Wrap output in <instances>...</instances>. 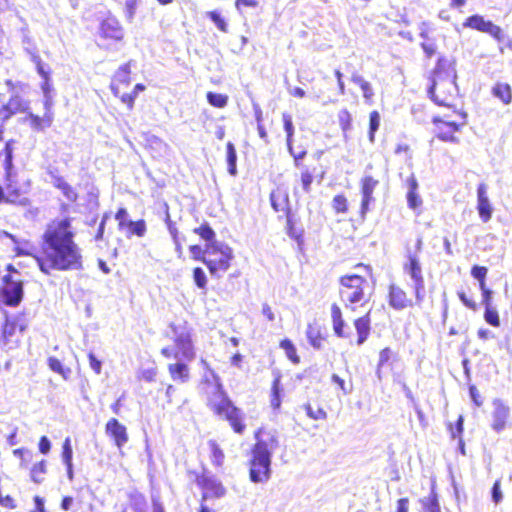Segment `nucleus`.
<instances>
[{"label":"nucleus","mask_w":512,"mask_h":512,"mask_svg":"<svg viewBox=\"0 0 512 512\" xmlns=\"http://www.w3.org/2000/svg\"><path fill=\"white\" fill-rule=\"evenodd\" d=\"M73 219L69 216L50 219L40 236L39 249L30 255L44 275L55 272L80 271L84 267L83 250L76 242Z\"/></svg>","instance_id":"1"},{"label":"nucleus","mask_w":512,"mask_h":512,"mask_svg":"<svg viewBox=\"0 0 512 512\" xmlns=\"http://www.w3.org/2000/svg\"><path fill=\"white\" fill-rule=\"evenodd\" d=\"M354 269L356 272L339 278L340 298L351 311L368 306L372 302L376 288V277L370 264L360 262L354 265Z\"/></svg>","instance_id":"2"},{"label":"nucleus","mask_w":512,"mask_h":512,"mask_svg":"<svg viewBox=\"0 0 512 512\" xmlns=\"http://www.w3.org/2000/svg\"><path fill=\"white\" fill-rule=\"evenodd\" d=\"M254 438L248 462L249 479L253 483H265L271 477V457L279 446V439L275 431L264 427L255 431Z\"/></svg>","instance_id":"3"},{"label":"nucleus","mask_w":512,"mask_h":512,"mask_svg":"<svg viewBox=\"0 0 512 512\" xmlns=\"http://www.w3.org/2000/svg\"><path fill=\"white\" fill-rule=\"evenodd\" d=\"M207 406L214 415L226 420L234 433L242 435L245 432L246 425L242 411L234 405L220 384L208 396Z\"/></svg>","instance_id":"4"},{"label":"nucleus","mask_w":512,"mask_h":512,"mask_svg":"<svg viewBox=\"0 0 512 512\" xmlns=\"http://www.w3.org/2000/svg\"><path fill=\"white\" fill-rule=\"evenodd\" d=\"M192 259L204 263L211 275L227 271L234 258L232 249L223 243H210L202 248L198 244L189 246Z\"/></svg>","instance_id":"5"},{"label":"nucleus","mask_w":512,"mask_h":512,"mask_svg":"<svg viewBox=\"0 0 512 512\" xmlns=\"http://www.w3.org/2000/svg\"><path fill=\"white\" fill-rule=\"evenodd\" d=\"M444 58H439L436 66L429 76L427 93L429 98L439 106L450 109L451 102L456 96L457 87L452 76L444 71Z\"/></svg>","instance_id":"6"},{"label":"nucleus","mask_w":512,"mask_h":512,"mask_svg":"<svg viewBox=\"0 0 512 512\" xmlns=\"http://www.w3.org/2000/svg\"><path fill=\"white\" fill-rule=\"evenodd\" d=\"M307 154L306 148H302L293 156L294 166L300 170V184L305 193L311 192L313 182L320 184L327 173V168L322 162L323 151H317L311 155L305 163L304 157Z\"/></svg>","instance_id":"7"},{"label":"nucleus","mask_w":512,"mask_h":512,"mask_svg":"<svg viewBox=\"0 0 512 512\" xmlns=\"http://www.w3.org/2000/svg\"><path fill=\"white\" fill-rule=\"evenodd\" d=\"M436 128V137L443 142L456 143L457 134L461 133L468 124V115L461 109H451L449 112L436 115L432 118Z\"/></svg>","instance_id":"8"},{"label":"nucleus","mask_w":512,"mask_h":512,"mask_svg":"<svg viewBox=\"0 0 512 512\" xmlns=\"http://www.w3.org/2000/svg\"><path fill=\"white\" fill-rule=\"evenodd\" d=\"M5 271L0 278V303L17 307L24 297V281L21 272L13 264H8Z\"/></svg>","instance_id":"9"},{"label":"nucleus","mask_w":512,"mask_h":512,"mask_svg":"<svg viewBox=\"0 0 512 512\" xmlns=\"http://www.w3.org/2000/svg\"><path fill=\"white\" fill-rule=\"evenodd\" d=\"M27 330L26 322L19 316L5 317L0 330V347L5 352L19 349Z\"/></svg>","instance_id":"10"},{"label":"nucleus","mask_w":512,"mask_h":512,"mask_svg":"<svg viewBox=\"0 0 512 512\" xmlns=\"http://www.w3.org/2000/svg\"><path fill=\"white\" fill-rule=\"evenodd\" d=\"M463 26L490 35L499 45L500 51L512 49V39L505 30L491 20H486L482 15L474 14L467 17Z\"/></svg>","instance_id":"11"},{"label":"nucleus","mask_w":512,"mask_h":512,"mask_svg":"<svg viewBox=\"0 0 512 512\" xmlns=\"http://www.w3.org/2000/svg\"><path fill=\"white\" fill-rule=\"evenodd\" d=\"M175 347H163L161 355L167 359L192 361L195 358V349L190 333H182L174 339Z\"/></svg>","instance_id":"12"},{"label":"nucleus","mask_w":512,"mask_h":512,"mask_svg":"<svg viewBox=\"0 0 512 512\" xmlns=\"http://www.w3.org/2000/svg\"><path fill=\"white\" fill-rule=\"evenodd\" d=\"M195 482L202 490L201 502H205L208 499H218L226 494V489L221 481L205 473L197 474Z\"/></svg>","instance_id":"13"},{"label":"nucleus","mask_w":512,"mask_h":512,"mask_svg":"<svg viewBox=\"0 0 512 512\" xmlns=\"http://www.w3.org/2000/svg\"><path fill=\"white\" fill-rule=\"evenodd\" d=\"M403 270L414 282V293L417 302H422L425 282L419 258L415 254H409L407 262L403 265Z\"/></svg>","instance_id":"14"},{"label":"nucleus","mask_w":512,"mask_h":512,"mask_svg":"<svg viewBox=\"0 0 512 512\" xmlns=\"http://www.w3.org/2000/svg\"><path fill=\"white\" fill-rule=\"evenodd\" d=\"M98 33L101 39L110 42H122L125 37L120 21L111 14L100 21Z\"/></svg>","instance_id":"15"},{"label":"nucleus","mask_w":512,"mask_h":512,"mask_svg":"<svg viewBox=\"0 0 512 512\" xmlns=\"http://www.w3.org/2000/svg\"><path fill=\"white\" fill-rule=\"evenodd\" d=\"M30 103L19 93H12L8 100L0 105V121L5 122L16 114L27 113Z\"/></svg>","instance_id":"16"},{"label":"nucleus","mask_w":512,"mask_h":512,"mask_svg":"<svg viewBox=\"0 0 512 512\" xmlns=\"http://www.w3.org/2000/svg\"><path fill=\"white\" fill-rule=\"evenodd\" d=\"M131 64L132 61H128L118 67L113 75L110 88L114 96L120 99V96L124 93L131 84Z\"/></svg>","instance_id":"17"},{"label":"nucleus","mask_w":512,"mask_h":512,"mask_svg":"<svg viewBox=\"0 0 512 512\" xmlns=\"http://www.w3.org/2000/svg\"><path fill=\"white\" fill-rule=\"evenodd\" d=\"M387 301L390 307L395 310H403L413 306V300L407 291L396 283L388 286Z\"/></svg>","instance_id":"18"},{"label":"nucleus","mask_w":512,"mask_h":512,"mask_svg":"<svg viewBox=\"0 0 512 512\" xmlns=\"http://www.w3.org/2000/svg\"><path fill=\"white\" fill-rule=\"evenodd\" d=\"M491 427L496 432H501L510 425V408L502 400L493 401V411L491 414Z\"/></svg>","instance_id":"19"},{"label":"nucleus","mask_w":512,"mask_h":512,"mask_svg":"<svg viewBox=\"0 0 512 512\" xmlns=\"http://www.w3.org/2000/svg\"><path fill=\"white\" fill-rule=\"evenodd\" d=\"M476 209L483 223H487L491 220L494 209L488 196V186L484 182L479 183L477 186Z\"/></svg>","instance_id":"20"},{"label":"nucleus","mask_w":512,"mask_h":512,"mask_svg":"<svg viewBox=\"0 0 512 512\" xmlns=\"http://www.w3.org/2000/svg\"><path fill=\"white\" fill-rule=\"evenodd\" d=\"M25 120L33 129L34 131H43L47 128H49L54 119V114L51 110L50 104L48 101L45 102V111L43 115H36L28 110L27 113H25Z\"/></svg>","instance_id":"21"},{"label":"nucleus","mask_w":512,"mask_h":512,"mask_svg":"<svg viewBox=\"0 0 512 512\" xmlns=\"http://www.w3.org/2000/svg\"><path fill=\"white\" fill-rule=\"evenodd\" d=\"M105 432L118 448H122L128 442L127 428L116 418H111L107 421Z\"/></svg>","instance_id":"22"},{"label":"nucleus","mask_w":512,"mask_h":512,"mask_svg":"<svg viewBox=\"0 0 512 512\" xmlns=\"http://www.w3.org/2000/svg\"><path fill=\"white\" fill-rule=\"evenodd\" d=\"M331 320L333 331L337 337L349 338L351 329L345 322L341 308L337 304L331 305Z\"/></svg>","instance_id":"23"},{"label":"nucleus","mask_w":512,"mask_h":512,"mask_svg":"<svg viewBox=\"0 0 512 512\" xmlns=\"http://www.w3.org/2000/svg\"><path fill=\"white\" fill-rule=\"evenodd\" d=\"M270 201L276 212H282L286 216L291 214L289 196L282 188L277 187L271 192Z\"/></svg>","instance_id":"24"},{"label":"nucleus","mask_w":512,"mask_h":512,"mask_svg":"<svg viewBox=\"0 0 512 512\" xmlns=\"http://www.w3.org/2000/svg\"><path fill=\"white\" fill-rule=\"evenodd\" d=\"M407 186V204L408 207L417 213H420V207L422 206V199L418 194V182L414 174H411L406 180Z\"/></svg>","instance_id":"25"},{"label":"nucleus","mask_w":512,"mask_h":512,"mask_svg":"<svg viewBox=\"0 0 512 512\" xmlns=\"http://www.w3.org/2000/svg\"><path fill=\"white\" fill-rule=\"evenodd\" d=\"M354 328L357 332L356 343L363 344L369 337L371 332V315L370 310L364 315L357 317L353 321Z\"/></svg>","instance_id":"26"},{"label":"nucleus","mask_w":512,"mask_h":512,"mask_svg":"<svg viewBox=\"0 0 512 512\" xmlns=\"http://www.w3.org/2000/svg\"><path fill=\"white\" fill-rule=\"evenodd\" d=\"M52 184L68 201L74 203L78 200V192L63 176L53 175Z\"/></svg>","instance_id":"27"},{"label":"nucleus","mask_w":512,"mask_h":512,"mask_svg":"<svg viewBox=\"0 0 512 512\" xmlns=\"http://www.w3.org/2000/svg\"><path fill=\"white\" fill-rule=\"evenodd\" d=\"M491 94L503 105H510L512 103V86L507 82L497 81L491 87Z\"/></svg>","instance_id":"28"},{"label":"nucleus","mask_w":512,"mask_h":512,"mask_svg":"<svg viewBox=\"0 0 512 512\" xmlns=\"http://www.w3.org/2000/svg\"><path fill=\"white\" fill-rule=\"evenodd\" d=\"M168 372L173 381L188 382L190 379V368L184 362H176L168 365Z\"/></svg>","instance_id":"29"},{"label":"nucleus","mask_w":512,"mask_h":512,"mask_svg":"<svg viewBox=\"0 0 512 512\" xmlns=\"http://www.w3.org/2000/svg\"><path fill=\"white\" fill-rule=\"evenodd\" d=\"M128 501L133 512H150V505L144 494L134 491L128 495Z\"/></svg>","instance_id":"30"},{"label":"nucleus","mask_w":512,"mask_h":512,"mask_svg":"<svg viewBox=\"0 0 512 512\" xmlns=\"http://www.w3.org/2000/svg\"><path fill=\"white\" fill-rule=\"evenodd\" d=\"M31 60L35 64L37 73L43 78L42 89L44 92L49 91V76L50 70L46 68L45 63L42 61L40 55L36 52L30 53Z\"/></svg>","instance_id":"31"},{"label":"nucleus","mask_w":512,"mask_h":512,"mask_svg":"<svg viewBox=\"0 0 512 512\" xmlns=\"http://www.w3.org/2000/svg\"><path fill=\"white\" fill-rule=\"evenodd\" d=\"M422 512H441L439 496L434 486L427 497L420 499Z\"/></svg>","instance_id":"32"},{"label":"nucleus","mask_w":512,"mask_h":512,"mask_svg":"<svg viewBox=\"0 0 512 512\" xmlns=\"http://www.w3.org/2000/svg\"><path fill=\"white\" fill-rule=\"evenodd\" d=\"M282 120H283V127H284V130L286 132L287 147H288V150H289L290 154L293 157L294 154L296 152H299V150L301 148H295L293 146V143H292V138H293V134H294V126H293L292 117H291L290 114L284 113L282 115Z\"/></svg>","instance_id":"33"},{"label":"nucleus","mask_w":512,"mask_h":512,"mask_svg":"<svg viewBox=\"0 0 512 512\" xmlns=\"http://www.w3.org/2000/svg\"><path fill=\"white\" fill-rule=\"evenodd\" d=\"M128 238L136 236L142 238L147 232V225L144 219H138L136 221H129L123 230Z\"/></svg>","instance_id":"34"},{"label":"nucleus","mask_w":512,"mask_h":512,"mask_svg":"<svg viewBox=\"0 0 512 512\" xmlns=\"http://www.w3.org/2000/svg\"><path fill=\"white\" fill-rule=\"evenodd\" d=\"M279 347L284 351L287 359L294 365H298L301 362V357L297 352V348L292 340L284 338L279 342Z\"/></svg>","instance_id":"35"},{"label":"nucleus","mask_w":512,"mask_h":512,"mask_svg":"<svg viewBox=\"0 0 512 512\" xmlns=\"http://www.w3.org/2000/svg\"><path fill=\"white\" fill-rule=\"evenodd\" d=\"M281 376L277 375L271 384V394H270V405L274 410H278L281 407Z\"/></svg>","instance_id":"36"},{"label":"nucleus","mask_w":512,"mask_h":512,"mask_svg":"<svg viewBox=\"0 0 512 512\" xmlns=\"http://www.w3.org/2000/svg\"><path fill=\"white\" fill-rule=\"evenodd\" d=\"M351 80L353 83L357 84L362 90L363 97L366 103L371 104L373 102L374 91L370 83L358 74H353Z\"/></svg>","instance_id":"37"},{"label":"nucleus","mask_w":512,"mask_h":512,"mask_svg":"<svg viewBox=\"0 0 512 512\" xmlns=\"http://www.w3.org/2000/svg\"><path fill=\"white\" fill-rule=\"evenodd\" d=\"M193 232L197 234L200 239L206 242V245H209L210 243H218L216 241V233L211 228V226L204 222L200 226L193 229Z\"/></svg>","instance_id":"38"},{"label":"nucleus","mask_w":512,"mask_h":512,"mask_svg":"<svg viewBox=\"0 0 512 512\" xmlns=\"http://www.w3.org/2000/svg\"><path fill=\"white\" fill-rule=\"evenodd\" d=\"M47 473V461L42 459L41 461L35 463L30 469V479L36 483L40 484L44 481V476Z\"/></svg>","instance_id":"39"},{"label":"nucleus","mask_w":512,"mask_h":512,"mask_svg":"<svg viewBox=\"0 0 512 512\" xmlns=\"http://www.w3.org/2000/svg\"><path fill=\"white\" fill-rule=\"evenodd\" d=\"M206 17L209 18L216 28L222 33H228L229 25L226 18L221 14L219 10H211L206 12Z\"/></svg>","instance_id":"40"},{"label":"nucleus","mask_w":512,"mask_h":512,"mask_svg":"<svg viewBox=\"0 0 512 512\" xmlns=\"http://www.w3.org/2000/svg\"><path fill=\"white\" fill-rule=\"evenodd\" d=\"M307 416L313 420H325L327 418V412L319 404L306 403L303 406Z\"/></svg>","instance_id":"41"},{"label":"nucleus","mask_w":512,"mask_h":512,"mask_svg":"<svg viewBox=\"0 0 512 512\" xmlns=\"http://www.w3.org/2000/svg\"><path fill=\"white\" fill-rule=\"evenodd\" d=\"M396 359V354L391 348L385 347L379 352V360L377 364V373L380 376V372L383 368L391 365L392 361Z\"/></svg>","instance_id":"42"},{"label":"nucleus","mask_w":512,"mask_h":512,"mask_svg":"<svg viewBox=\"0 0 512 512\" xmlns=\"http://www.w3.org/2000/svg\"><path fill=\"white\" fill-rule=\"evenodd\" d=\"M378 184L379 181L374 177L370 175L364 176L360 181L362 196L373 198V192Z\"/></svg>","instance_id":"43"},{"label":"nucleus","mask_w":512,"mask_h":512,"mask_svg":"<svg viewBox=\"0 0 512 512\" xmlns=\"http://www.w3.org/2000/svg\"><path fill=\"white\" fill-rule=\"evenodd\" d=\"M306 335L309 344L313 348L320 349L322 347L325 337L322 335L321 331L318 328L309 325Z\"/></svg>","instance_id":"44"},{"label":"nucleus","mask_w":512,"mask_h":512,"mask_svg":"<svg viewBox=\"0 0 512 512\" xmlns=\"http://www.w3.org/2000/svg\"><path fill=\"white\" fill-rule=\"evenodd\" d=\"M338 123L343 135L346 137L352 129L353 117L347 109L338 112Z\"/></svg>","instance_id":"45"},{"label":"nucleus","mask_w":512,"mask_h":512,"mask_svg":"<svg viewBox=\"0 0 512 512\" xmlns=\"http://www.w3.org/2000/svg\"><path fill=\"white\" fill-rule=\"evenodd\" d=\"M226 159L228 164V172L235 176L237 173L236 161L237 154L234 144L232 142H227L226 144Z\"/></svg>","instance_id":"46"},{"label":"nucleus","mask_w":512,"mask_h":512,"mask_svg":"<svg viewBox=\"0 0 512 512\" xmlns=\"http://www.w3.org/2000/svg\"><path fill=\"white\" fill-rule=\"evenodd\" d=\"M48 366L53 372L61 375L64 379H68L71 375V369L65 367L56 357L48 358Z\"/></svg>","instance_id":"47"},{"label":"nucleus","mask_w":512,"mask_h":512,"mask_svg":"<svg viewBox=\"0 0 512 512\" xmlns=\"http://www.w3.org/2000/svg\"><path fill=\"white\" fill-rule=\"evenodd\" d=\"M209 447L211 450V462L217 467H221L224 463L225 455L223 450L220 448L218 443L214 440L209 441Z\"/></svg>","instance_id":"48"},{"label":"nucleus","mask_w":512,"mask_h":512,"mask_svg":"<svg viewBox=\"0 0 512 512\" xmlns=\"http://www.w3.org/2000/svg\"><path fill=\"white\" fill-rule=\"evenodd\" d=\"M286 229L288 235L295 239L297 243L301 244L303 241V229L297 228L295 226L294 219L292 218V215L289 214L286 216Z\"/></svg>","instance_id":"49"},{"label":"nucleus","mask_w":512,"mask_h":512,"mask_svg":"<svg viewBox=\"0 0 512 512\" xmlns=\"http://www.w3.org/2000/svg\"><path fill=\"white\" fill-rule=\"evenodd\" d=\"M144 90H145V85L138 83L134 86L131 93L122 94L120 96V100L123 104H125L127 106V108L129 110H132L134 107V101H135L136 96L138 95L139 92H142Z\"/></svg>","instance_id":"50"},{"label":"nucleus","mask_w":512,"mask_h":512,"mask_svg":"<svg viewBox=\"0 0 512 512\" xmlns=\"http://www.w3.org/2000/svg\"><path fill=\"white\" fill-rule=\"evenodd\" d=\"M447 428L450 432V436L453 440L463 439V431H464V417L463 415H459L455 424L449 423Z\"/></svg>","instance_id":"51"},{"label":"nucleus","mask_w":512,"mask_h":512,"mask_svg":"<svg viewBox=\"0 0 512 512\" xmlns=\"http://www.w3.org/2000/svg\"><path fill=\"white\" fill-rule=\"evenodd\" d=\"M206 97L209 104L216 108H223L228 103V96L221 93L208 92Z\"/></svg>","instance_id":"52"},{"label":"nucleus","mask_w":512,"mask_h":512,"mask_svg":"<svg viewBox=\"0 0 512 512\" xmlns=\"http://www.w3.org/2000/svg\"><path fill=\"white\" fill-rule=\"evenodd\" d=\"M380 126V114L378 111L374 110L369 114V140L371 142L375 139V133L379 129Z\"/></svg>","instance_id":"53"},{"label":"nucleus","mask_w":512,"mask_h":512,"mask_svg":"<svg viewBox=\"0 0 512 512\" xmlns=\"http://www.w3.org/2000/svg\"><path fill=\"white\" fill-rule=\"evenodd\" d=\"M470 273L471 276L478 281L479 287L486 285V277L488 273L487 267L474 265L472 266Z\"/></svg>","instance_id":"54"},{"label":"nucleus","mask_w":512,"mask_h":512,"mask_svg":"<svg viewBox=\"0 0 512 512\" xmlns=\"http://www.w3.org/2000/svg\"><path fill=\"white\" fill-rule=\"evenodd\" d=\"M332 208L337 214L346 213L348 211V200L346 196L344 194L334 196L332 200Z\"/></svg>","instance_id":"55"},{"label":"nucleus","mask_w":512,"mask_h":512,"mask_svg":"<svg viewBox=\"0 0 512 512\" xmlns=\"http://www.w3.org/2000/svg\"><path fill=\"white\" fill-rule=\"evenodd\" d=\"M13 455L20 459V467L26 468L31 462L33 454L26 448H17L13 450Z\"/></svg>","instance_id":"56"},{"label":"nucleus","mask_w":512,"mask_h":512,"mask_svg":"<svg viewBox=\"0 0 512 512\" xmlns=\"http://www.w3.org/2000/svg\"><path fill=\"white\" fill-rule=\"evenodd\" d=\"M484 319L488 324H490L493 327L500 326V318L498 311L493 306L485 307Z\"/></svg>","instance_id":"57"},{"label":"nucleus","mask_w":512,"mask_h":512,"mask_svg":"<svg viewBox=\"0 0 512 512\" xmlns=\"http://www.w3.org/2000/svg\"><path fill=\"white\" fill-rule=\"evenodd\" d=\"M61 457H62V461L65 465L73 464V462H72L73 450H72V446H71V440L69 437H67L62 444Z\"/></svg>","instance_id":"58"},{"label":"nucleus","mask_w":512,"mask_h":512,"mask_svg":"<svg viewBox=\"0 0 512 512\" xmlns=\"http://www.w3.org/2000/svg\"><path fill=\"white\" fill-rule=\"evenodd\" d=\"M193 279L196 286L200 289H206L207 287V277L205 272L200 267H195L193 269Z\"/></svg>","instance_id":"59"},{"label":"nucleus","mask_w":512,"mask_h":512,"mask_svg":"<svg viewBox=\"0 0 512 512\" xmlns=\"http://www.w3.org/2000/svg\"><path fill=\"white\" fill-rule=\"evenodd\" d=\"M139 0H125L124 11L126 19L131 22L134 19Z\"/></svg>","instance_id":"60"},{"label":"nucleus","mask_w":512,"mask_h":512,"mask_svg":"<svg viewBox=\"0 0 512 512\" xmlns=\"http://www.w3.org/2000/svg\"><path fill=\"white\" fill-rule=\"evenodd\" d=\"M115 219L118 222V229L123 231L127 225L128 221V211L124 207H120L117 209L115 213Z\"/></svg>","instance_id":"61"},{"label":"nucleus","mask_w":512,"mask_h":512,"mask_svg":"<svg viewBox=\"0 0 512 512\" xmlns=\"http://www.w3.org/2000/svg\"><path fill=\"white\" fill-rule=\"evenodd\" d=\"M156 376H157V368L151 367V368L140 370L137 377L139 380H143L146 382H153V381H155Z\"/></svg>","instance_id":"62"},{"label":"nucleus","mask_w":512,"mask_h":512,"mask_svg":"<svg viewBox=\"0 0 512 512\" xmlns=\"http://www.w3.org/2000/svg\"><path fill=\"white\" fill-rule=\"evenodd\" d=\"M3 152L5 154V161H4L5 169L9 170L12 167V158H13L12 140H9L5 143Z\"/></svg>","instance_id":"63"},{"label":"nucleus","mask_w":512,"mask_h":512,"mask_svg":"<svg viewBox=\"0 0 512 512\" xmlns=\"http://www.w3.org/2000/svg\"><path fill=\"white\" fill-rule=\"evenodd\" d=\"M331 380L334 384L337 385V387L344 393V394H348L351 390H352V385L349 384L347 385L346 382L344 381V379H342L340 376H338L337 374H333L331 376Z\"/></svg>","instance_id":"64"}]
</instances>
